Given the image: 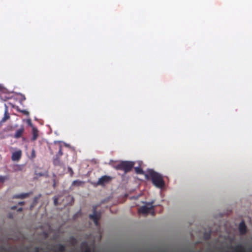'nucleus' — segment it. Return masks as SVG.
Wrapping results in <instances>:
<instances>
[{"label":"nucleus","instance_id":"nucleus-1","mask_svg":"<svg viewBox=\"0 0 252 252\" xmlns=\"http://www.w3.org/2000/svg\"><path fill=\"white\" fill-rule=\"evenodd\" d=\"M145 176L147 180H151L153 184L156 188L162 189L164 187L165 183L162 175L155 170H148L145 174Z\"/></svg>","mask_w":252,"mask_h":252},{"label":"nucleus","instance_id":"nucleus-2","mask_svg":"<svg viewBox=\"0 0 252 252\" xmlns=\"http://www.w3.org/2000/svg\"><path fill=\"white\" fill-rule=\"evenodd\" d=\"M134 164L135 163L133 162L124 161L115 166L114 168L117 170L124 171L125 174H126L132 170Z\"/></svg>","mask_w":252,"mask_h":252},{"label":"nucleus","instance_id":"nucleus-3","mask_svg":"<svg viewBox=\"0 0 252 252\" xmlns=\"http://www.w3.org/2000/svg\"><path fill=\"white\" fill-rule=\"evenodd\" d=\"M154 201L147 202L146 204L142 206L138 209V212L144 214H148L151 211V214L153 215H155V206L153 205Z\"/></svg>","mask_w":252,"mask_h":252},{"label":"nucleus","instance_id":"nucleus-4","mask_svg":"<svg viewBox=\"0 0 252 252\" xmlns=\"http://www.w3.org/2000/svg\"><path fill=\"white\" fill-rule=\"evenodd\" d=\"M63 156V152L61 146L60 147L57 154L55 156L53 159V164L55 166H64V162L61 161L60 158Z\"/></svg>","mask_w":252,"mask_h":252},{"label":"nucleus","instance_id":"nucleus-5","mask_svg":"<svg viewBox=\"0 0 252 252\" xmlns=\"http://www.w3.org/2000/svg\"><path fill=\"white\" fill-rule=\"evenodd\" d=\"M112 179L113 178L111 176H109V175H104L98 180V182L96 183V186H102L104 187V186L111 182L112 181Z\"/></svg>","mask_w":252,"mask_h":252},{"label":"nucleus","instance_id":"nucleus-6","mask_svg":"<svg viewBox=\"0 0 252 252\" xmlns=\"http://www.w3.org/2000/svg\"><path fill=\"white\" fill-rule=\"evenodd\" d=\"M89 217H90L91 220H93L94 221V222L96 226L99 225V220L100 218V216L97 213L95 209L94 214L90 215V216H89Z\"/></svg>","mask_w":252,"mask_h":252},{"label":"nucleus","instance_id":"nucleus-7","mask_svg":"<svg viewBox=\"0 0 252 252\" xmlns=\"http://www.w3.org/2000/svg\"><path fill=\"white\" fill-rule=\"evenodd\" d=\"M25 132L24 126L22 125L20 127L16 129L13 135V137L15 139H18L22 137Z\"/></svg>","mask_w":252,"mask_h":252},{"label":"nucleus","instance_id":"nucleus-8","mask_svg":"<svg viewBox=\"0 0 252 252\" xmlns=\"http://www.w3.org/2000/svg\"><path fill=\"white\" fill-rule=\"evenodd\" d=\"M238 229L239 233L241 235H244L247 232V227L245 223V222L242 220L241 221L238 226Z\"/></svg>","mask_w":252,"mask_h":252},{"label":"nucleus","instance_id":"nucleus-9","mask_svg":"<svg viewBox=\"0 0 252 252\" xmlns=\"http://www.w3.org/2000/svg\"><path fill=\"white\" fill-rule=\"evenodd\" d=\"M229 248L232 249L234 252H246L244 247L241 245H238L235 246H230Z\"/></svg>","mask_w":252,"mask_h":252},{"label":"nucleus","instance_id":"nucleus-10","mask_svg":"<svg viewBox=\"0 0 252 252\" xmlns=\"http://www.w3.org/2000/svg\"><path fill=\"white\" fill-rule=\"evenodd\" d=\"M10 115L8 113V108L7 106H5V108L4 110V116L2 118L0 121V123H3L7 121L8 120L10 119Z\"/></svg>","mask_w":252,"mask_h":252},{"label":"nucleus","instance_id":"nucleus-11","mask_svg":"<svg viewBox=\"0 0 252 252\" xmlns=\"http://www.w3.org/2000/svg\"><path fill=\"white\" fill-rule=\"evenodd\" d=\"M21 151H18L13 153L12 155L11 159L13 161H17L19 160L21 157Z\"/></svg>","mask_w":252,"mask_h":252},{"label":"nucleus","instance_id":"nucleus-12","mask_svg":"<svg viewBox=\"0 0 252 252\" xmlns=\"http://www.w3.org/2000/svg\"><path fill=\"white\" fill-rule=\"evenodd\" d=\"M32 136L31 140L32 141H35L38 137V130L34 127H32Z\"/></svg>","mask_w":252,"mask_h":252},{"label":"nucleus","instance_id":"nucleus-13","mask_svg":"<svg viewBox=\"0 0 252 252\" xmlns=\"http://www.w3.org/2000/svg\"><path fill=\"white\" fill-rule=\"evenodd\" d=\"M29 194V193H23L18 194H15L13 197L16 198H24L28 196Z\"/></svg>","mask_w":252,"mask_h":252},{"label":"nucleus","instance_id":"nucleus-14","mask_svg":"<svg viewBox=\"0 0 252 252\" xmlns=\"http://www.w3.org/2000/svg\"><path fill=\"white\" fill-rule=\"evenodd\" d=\"M65 246L63 244H59L57 247V251L59 252H64L65 251Z\"/></svg>","mask_w":252,"mask_h":252},{"label":"nucleus","instance_id":"nucleus-15","mask_svg":"<svg viewBox=\"0 0 252 252\" xmlns=\"http://www.w3.org/2000/svg\"><path fill=\"white\" fill-rule=\"evenodd\" d=\"M135 171L136 174H140L141 175L144 174L143 170L140 167H135Z\"/></svg>","mask_w":252,"mask_h":252},{"label":"nucleus","instance_id":"nucleus-16","mask_svg":"<svg viewBox=\"0 0 252 252\" xmlns=\"http://www.w3.org/2000/svg\"><path fill=\"white\" fill-rule=\"evenodd\" d=\"M82 184V182L81 181H80L79 180H74L72 183V186H80Z\"/></svg>","mask_w":252,"mask_h":252},{"label":"nucleus","instance_id":"nucleus-17","mask_svg":"<svg viewBox=\"0 0 252 252\" xmlns=\"http://www.w3.org/2000/svg\"><path fill=\"white\" fill-rule=\"evenodd\" d=\"M8 176H2L0 175V183H4L5 180H8Z\"/></svg>","mask_w":252,"mask_h":252},{"label":"nucleus","instance_id":"nucleus-18","mask_svg":"<svg viewBox=\"0 0 252 252\" xmlns=\"http://www.w3.org/2000/svg\"><path fill=\"white\" fill-rule=\"evenodd\" d=\"M19 112L23 113V114L26 115V116H29V112L27 111V110H19L18 109L17 110Z\"/></svg>","mask_w":252,"mask_h":252},{"label":"nucleus","instance_id":"nucleus-19","mask_svg":"<svg viewBox=\"0 0 252 252\" xmlns=\"http://www.w3.org/2000/svg\"><path fill=\"white\" fill-rule=\"evenodd\" d=\"M54 200V204L55 206L58 205V198L57 197L54 196L53 197Z\"/></svg>","mask_w":252,"mask_h":252},{"label":"nucleus","instance_id":"nucleus-20","mask_svg":"<svg viewBox=\"0 0 252 252\" xmlns=\"http://www.w3.org/2000/svg\"><path fill=\"white\" fill-rule=\"evenodd\" d=\"M35 175H36V177H42V176H44V173H42V172H37V171H35Z\"/></svg>","mask_w":252,"mask_h":252},{"label":"nucleus","instance_id":"nucleus-21","mask_svg":"<svg viewBox=\"0 0 252 252\" xmlns=\"http://www.w3.org/2000/svg\"><path fill=\"white\" fill-rule=\"evenodd\" d=\"M35 156H36L35 152L34 149H32V153H31V158H35Z\"/></svg>","mask_w":252,"mask_h":252},{"label":"nucleus","instance_id":"nucleus-22","mask_svg":"<svg viewBox=\"0 0 252 252\" xmlns=\"http://www.w3.org/2000/svg\"><path fill=\"white\" fill-rule=\"evenodd\" d=\"M211 236V234L210 233H206L204 234V238L206 240H208Z\"/></svg>","mask_w":252,"mask_h":252},{"label":"nucleus","instance_id":"nucleus-23","mask_svg":"<svg viewBox=\"0 0 252 252\" xmlns=\"http://www.w3.org/2000/svg\"><path fill=\"white\" fill-rule=\"evenodd\" d=\"M70 242L72 243H76V239L75 238H74V237H72L70 238Z\"/></svg>","mask_w":252,"mask_h":252},{"label":"nucleus","instance_id":"nucleus-24","mask_svg":"<svg viewBox=\"0 0 252 252\" xmlns=\"http://www.w3.org/2000/svg\"><path fill=\"white\" fill-rule=\"evenodd\" d=\"M68 171L69 172H70V175L72 176L73 174V170H72V169L70 167H68Z\"/></svg>","mask_w":252,"mask_h":252},{"label":"nucleus","instance_id":"nucleus-25","mask_svg":"<svg viewBox=\"0 0 252 252\" xmlns=\"http://www.w3.org/2000/svg\"><path fill=\"white\" fill-rule=\"evenodd\" d=\"M35 252H39V248L36 247L35 249Z\"/></svg>","mask_w":252,"mask_h":252},{"label":"nucleus","instance_id":"nucleus-26","mask_svg":"<svg viewBox=\"0 0 252 252\" xmlns=\"http://www.w3.org/2000/svg\"><path fill=\"white\" fill-rule=\"evenodd\" d=\"M85 252H91L90 251V249L89 248H87L85 251Z\"/></svg>","mask_w":252,"mask_h":252},{"label":"nucleus","instance_id":"nucleus-27","mask_svg":"<svg viewBox=\"0 0 252 252\" xmlns=\"http://www.w3.org/2000/svg\"><path fill=\"white\" fill-rule=\"evenodd\" d=\"M27 121H28V123H29V124H30V125H32L31 121L30 119L28 120Z\"/></svg>","mask_w":252,"mask_h":252},{"label":"nucleus","instance_id":"nucleus-28","mask_svg":"<svg viewBox=\"0 0 252 252\" xmlns=\"http://www.w3.org/2000/svg\"><path fill=\"white\" fill-rule=\"evenodd\" d=\"M188 252H196L193 250H189Z\"/></svg>","mask_w":252,"mask_h":252},{"label":"nucleus","instance_id":"nucleus-29","mask_svg":"<svg viewBox=\"0 0 252 252\" xmlns=\"http://www.w3.org/2000/svg\"><path fill=\"white\" fill-rule=\"evenodd\" d=\"M24 202H19V204L21 205H23V204H24Z\"/></svg>","mask_w":252,"mask_h":252},{"label":"nucleus","instance_id":"nucleus-30","mask_svg":"<svg viewBox=\"0 0 252 252\" xmlns=\"http://www.w3.org/2000/svg\"><path fill=\"white\" fill-rule=\"evenodd\" d=\"M22 210V208H19L18 209V211H21Z\"/></svg>","mask_w":252,"mask_h":252},{"label":"nucleus","instance_id":"nucleus-31","mask_svg":"<svg viewBox=\"0 0 252 252\" xmlns=\"http://www.w3.org/2000/svg\"><path fill=\"white\" fill-rule=\"evenodd\" d=\"M16 208V206H13L11 207V209H14Z\"/></svg>","mask_w":252,"mask_h":252},{"label":"nucleus","instance_id":"nucleus-32","mask_svg":"<svg viewBox=\"0 0 252 252\" xmlns=\"http://www.w3.org/2000/svg\"><path fill=\"white\" fill-rule=\"evenodd\" d=\"M159 252H163L159 251Z\"/></svg>","mask_w":252,"mask_h":252}]
</instances>
